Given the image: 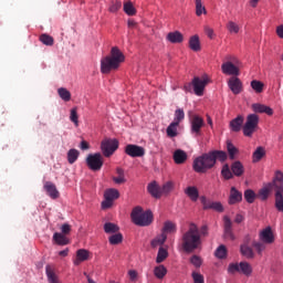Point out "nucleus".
Listing matches in <instances>:
<instances>
[{
  "label": "nucleus",
  "mask_w": 283,
  "mask_h": 283,
  "mask_svg": "<svg viewBox=\"0 0 283 283\" xmlns=\"http://www.w3.org/2000/svg\"><path fill=\"white\" fill-rule=\"evenodd\" d=\"M260 125V116L256 114H250L247 116L244 123V116L239 115L234 119L230 122V129L231 132H240L243 130V135L248 138H251L255 132H258V126Z\"/></svg>",
  "instance_id": "1"
},
{
  "label": "nucleus",
  "mask_w": 283,
  "mask_h": 283,
  "mask_svg": "<svg viewBox=\"0 0 283 283\" xmlns=\"http://www.w3.org/2000/svg\"><path fill=\"white\" fill-rule=\"evenodd\" d=\"M181 247L186 253H193L202 247V238L196 223H190L189 229L182 234Z\"/></svg>",
  "instance_id": "2"
},
{
  "label": "nucleus",
  "mask_w": 283,
  "mask_h": 283,
  "mask_svg": "<svg viewBox=\"0 0 283 283\" xmlns=\"http://www.w3.org/2000/svg\"><path fill=\"white\" fill-rule=\"evenodd\" d=\"M120 63H125V54L120 52L118 46H113L111 54L101 60L102 74H109V72L118 70L120 67Z\"/></svg>",
  "instance_id": "3"
},
{
  "label": "nucleus",
  "mask_w": 283,
  "mask_h": 283,
  "mask_svg": "<svg viewBox=\"0 0 283 283\" xmlns=\"http://www.w3.org/2000/svg\"><path fill=\"white\" fill-rule=\"evenodd\" d=\"M130 218L137 227H149V224L154 222V213L151 210L143 211L140 206L133 209Z\"/></svg>",
  "instance_id": "4"
},
{
  "label": "nucleus",
  "mask_w": 283,
  "mask_h": 283,
  "mask_svg": "<svg viewBox=\"0 0 283 283\" xmlns=\"http://www.w3.org/2000/svg\"><path fill=\"white\" fill-rule=\"evenodd\" d=\"M213 167H216V160L211 156V153L202 154L195 158L192 163V169L196 174H207V171L213 169Z\"/></svg>",
  "instance_id": "5"
},
{
  "label": "nucleus",
  "mask_w": 283,
  "mask_h": 283,
  "mask_svg": "<svg viewBox=\"0 0 283 283\" xmlns=\"http://www.w3.org/2000/svg\"><path fill=\"white\" fill-rule=\"evenodd\" d=\"M117 149L118 139L116 138H105L101 143V151L105 158H111V156H114Z\"/></svg>",
  "instance_id": "6"
},
{
  "label": "nucleus",
  "mask_w": 283,
  "mask_h": 283,
  "mask_svg": "<svg viewBox=\"0 0 283 283\" xmlns=\"http://www.w3.org/2000/svg\"><path fill=\"white\" fill-rule=\"evenodd\" d=\"M228 273H231L232 275L234 273H242L247 277L253 273V268L251 266V263L247 261H242L240 263H230L228 266Z\"/></svg>",
  "instance_id": "7"
},
{
  "label": "nucleus",
  "mask_w": 283,
  "mask_h": 283,
  "mask_svg": "<svg viewBox=\"0 0 283 283\" xmlns=\"http://www.w3.org/2000/svg\"><path fill=\"white\" fill-rule=\"evenodd\" d=\"M120 198V192L116 188L106 189L104 192V201H102V209H111L114 200Z\"/></svg>",
  "instance_id": "8"
},
{
  "label": "nucleus",
  "mask_w": 283,
  "mask_h": 283,
  "mask_svg": "<svg viewBox=\"0 0 283 283\" xmlns=\"http://www.w3.org/2000/svg\"><path fill=\"white\" fill-rule=\"evenodd\" d=\"M103 163V155L101 153L90 154L86 158V165L92 171H101Z\"/></svg>",
  "instance_id": "9"
},
{
  "label": "nucleus",
  "mask_w": 283,
  "mask_h": 283,
  "mask_svg": "<svg viewBox=\"0 0 283 283\" xmlns=\"http://www.w3.org/2000/svg\"><path fill=\"white\" fill-rule=\"evenodd\" d=\"M209 84V76L203 75L202 77H193L192 87L196 96H202L205 94V88Z\"/></svg>",
  "instance_id": "10"
},
{
  "label": "nucleus",
  "mask_w": 283,
  "mask_h": 283,
  "mask_svg": "<svg viewBox=\"0 0 283 283\" xmlns=\"http://www.w3.org/2000/svg\"><path fill=\"white\" fill-rule=\"evenodd\" d=\"M203 125L205 119L199 115H192L190 117V132L195 134V136H200Z\"/></svg>",
  "instance_id": "11"
},
{
  "label": "nucleus",
  "mask_w": 283,
  "mask_h": 283,
  "mask_svg": "<svg viewBox=\"0 0 283 283\" xmlns=\"http://www.w3.org/2000/svg\"><path fill=\"white\" fill-rule=\"evenodd\" d=\"M125 154L130 156V158H143V156H145V148L138 145L128 144L125 147Z\"/></svg>",
  "instance_id": "12"
},
{
  "label": "nucleus",
  "mask_w": 283,
  "mask_h": 283,
  "mask_svg": "<svg viewBox=\"0 0 283 283\" xmlns=\"http://www.w3.org/2000/svg\"><path fill=\"white\" fill-rule=\"evenodd\" d=\"M200 201L205 210L212 209V211H218V213H222V211H224V207L220 201L208 200L205 196L200 198Z\"/></svg>",
  "instance_id": "13"
},
{
  "label": "nucleus",
  "mask_w": 283,
  "mask_h": 283,
  "mask_svg": "<svg viewBox=\"0 0 283 283\" xmlns=\"http://www.w3.org/2000/svg\"><path fill=\"white\" fill-rule=\"evenodd\" d=\"M221 71L226 76H240V69L231 61L223 62Z\"/></svg>",
  "instance_id": "14"
},
{
  "label": "nucleus",
  "mask_w": 283,
  "mask_h": 283,
  "mask_svg": "<svg viewBox=\"0 0 283 283\" xmlns=\"http://www.w3.org/2000/svg\"><path fill=\"white\" fill-rule=\"evenodd\" d=\"M251 238L247 237L244 239L243 244L240 245V253L243 255V258H247L248 260H253L255 258V252L253 251V248L249 245Z\"/></svg>",
  "instance_id": "15"
},
{
  "label": "nucleus",
  "mask_w": 283,
  "mask_h": 283,
  "mask_svg": "<svg viewBox=\"0 0 283 283\" xmlns=\"http://www.w3.org/2000/svg\"><path fill=\"white\" fill-rule=\"evenodd\" d=\"M228 87L234 95L242 94L243 85L242 81L238 76H232L229 78Z\"/></svg>",
  "instance_id": "16"
},
{
  "label": "nucleus",
  "mask_w": 283,
  "mask_h": 283,
  "mask_svg": "<svg viewBox=\"0 0 283 283\" xmlns=\"http://www.w3.org/2000/svg\"><path fill=\"white\" fill-rule=\"evenodd\" d=\"M259 239L264 244H273V242H275V235L273 234V229L271 227H266L265 229H263L259 234Z\"/></svg>",
  "instance_id": "17"
},
{
  "label": "nucleus",
  "mask_w": 283,
  "mask_h": 283,
  "mask_svg": "<svg viewBox=\"0 0 283 283\" xmlns=\"http://www.w3.org/2000/svg\"><path fill=\"white\" fill-rule=\"evenodd\" d=\"M270 185H272V189L274 188L275 193H281L283 196V172L277 170Z\"/></svg>",
  "instance_id": "18"
},
{
  "label": "nucleus",
  "mask_w": 283,
  "mask_h": 283,
  "mask_svg": "<svg viewBox=\"0 0 283 283\" xmlns=\"http://www.w3.org/2000/svg\"><path fill=\"white\" fill-rule=\"evenodd\" d=\"M147 191L153 198H156V200L163 198V190L160 189V186L156 181H151L150 184H148Z\"/></svg>",
  "instance_id": "19"
},
{
  "label": "nucleus",
  "mask_w": 283,
  "mask_h": 283,
  "mask_svg": "<svg viewBox=\"0 0 283 283\" xmlns=\"http://www.w3.org/2000/svg\"><path fill=\"white\" fill-rule=\"evenodd\" d=\"M224 238L227 240H235V234H233V223L231 222V219L229 217H224Z\"/></svg>",
  "instance_id": "20"
},
{
  "label": "nucleus",
  "mask_w": 283,
  "mask_h": 283,
  "mask_svg": "<svg viewBox=\"0 0 283 283\" xmlns=\"http://www.w3.org/2000/svg\"><path fill=\"white\" fill-rule=\"evenodd\" d=\"M45 273L49 283H61L59 281V275H56V269L54 268V265L48 264L45 266Z\"/></svg>",
  "instance_id": "21"
},
{
  "label": "nucleus",
  "mask_w": 283,
  "mask_h": 283,
  "mask_svg": "<svg viewBox=\"0 0 283 283\" xmlns=\"http://www.w3.org/2000/svg\"><path fill=\"white\" fill-rule=\"evenodd\" d=\"M271 191H273V184L270 182L259 190L256 198H259V200H262L264 202L265 200H269V196H271Z\"/></svg>",
  "instance_id": "22"
},
{
  "label": "nucleus",
  "mask_w": 283,
  "mask_h": 283,
  "mask_svg": "<svg viewBox=\"0 0 283 283\" xmlns=\"http://www.w3.org/2000/svg\"><path fill=\"white\" fill-rule=\"evenodd\" d=\"M228 202L229 205H238L239 202H242V192L235 189V187H232L230 189V196H229Z\"/></svg>",
  "instance_id": "23"
},
{
  "label": "nucleus",
  "mask_w": 283,
  "mask_h": 283,
  "mask_svg": "<svg viewBox=\"0 0 283 283\" xmlns=\"http://www.w3.org/2000/svg\"><path fill=\"white\" fill-rule=\"evenodd\" d=\"M252 109L255 114H268V116H273V108L264 104H253Z\"/></svg>",
  "instance_id": "24"
},
{
  "label": "nucleus",
  "mask_w": 283,
  "mask_h": 283,
  "mask_svg": "<svg viewBox=\"0 0 283 283\" xmlns=\"http://www.w3.org/2000/svg\"><path fill=\"white\" fill-rule=\"evenodd\" d=\"M44 189L48 196H50V198H52L53 200H56V198H59V190L56 189V186L52 184V181H46L44 184Z\"/></svg>",
  "instance_id": "25"
},
{
  "label": "nucleus",
  "mask_w": 283,
  "mask_h": 283,
  "mask_svg": "<svg viewBox=\"0 0 283 283\" xmlns=\"http://www.w3.org/2000/svg\"><path fill=\"white\" fill-rule=\"evenodd\" d=\"M184 192L192 202H198V198H200V192L198 191V188H196V186L187 187Z\"/></svg>",
  "instance_id": "26"
},
{
  "label": "nucleus",
  "mask_w": 283,
  "mask_h": 283,
  "mask_svg": "<svg viewBox=\"0 0 283 283\" xmlns=\"http://www.w3.org/2000/svg\"><path fill=\"white\" fill-rule=\"evenodd\" d=\"M86 260H90V251L85 249H80L76 252V259L74 260L75 266H78L81 262H86Z\"/></svg>",
  "instance_id": "27"
},
{
  "label": "nucleus",
  "mask_w": 283,
  "mask_h": 283,
  "mask_svg": "<svg viewBox=\"0 0 283 283\" xmlns=\"http://www.w3.org/2000/svg\"><path fill=\"white\" fill-rule=\"evenodd\" d=\"M166 39L169 43H182V41H185V36L180 31L169 32Z\"/></svg>",
  "instance_id": "28"
},
{
  "label": "nucleus",
  "mask_w": 283,
  "mask_h": 283,
  "mask_svg": "<svg viewBox=\"0 0 283 283\" xmlns=\"http://www.w3.org/2000/svg\"><path fill=\"white\" fill-rule=\"evenodd\" d=\"M174 161L176 165H185V163H187V153L182 149L175 150Z\"/></svg>",
  "instance_id": "29"
},
{
  "label": "nucleus",
  "mask_w": 283,
  "mask_h": 283,
  "mask_svg": "<svg viewBox=\"0 0 283 283\" xmlns=\"http://www.w3.org/2000/svg\"><path fill=\"white\" fill-rule=\"evenodd\" d=\"M231 171L233 176H237V178H240L244 175V165H242L240 161H234L231 165Z\"/></svg>",
  "instance_id": "30"
},
{
  "label": "nucleus",
  "mask_w": 283,
  "mask_h": 283,
  "mask_svg": "<svg viewBox=\"0 0 283 283\" xmlns=\"http://www.w3.org/2000/svg\"><path fill=\"white\" fill-rule=\"evenodd\" d=\"M189 48L192 50V52H200L201 46H200V36L198 35H192L189 39Z\"/></svg>",
  "instance_id": "31"
},
{
  "label": "nucleus",
  "mask_w": 283,
  "mask_h": 283,
  "mask_svg": "<svg viewBox=\"0 0 283 283\" xmlns=\"http://www.w3.org/2000/svg\"><path fill=\"white\" fill-rule=\"evenodd\" d=\"M53 240L60 247H65V245L70 244V239H67L64 234L59 233V232H55L53 234Z\"/></svg>",
  "instance_id": "32"
},
{
  "label": "nucleus",
  "mask_w": 283,
  "mask_h": 283,
  "mask_svg": "<svg viewBox=\"0 0 283 283\" xmlns=\"http://www.w3.org/2000/svg\"><path fill=\"white\" fill-rule=\"evenodd\" d=\"M117 177H113V182L115 185H125L127 182V179H125V170L123 168L116 169Z\"/></svg>",
  "instance_id": "33"
},
{
  "label": "nucleus",
  "mask_w": 283,
  "mask_h": 283,
  "mask_svg": "<svg viewBox=\"0 0 283 283\" xmlns=\"http://www.w3.org/2000/svg\"><path fill=\"white\" fill-rule=\"evenodd\" d=\"M120 231V228L116 223L106 222L104 224V232L108 235H113L114 233H118Z\"/></svg>",
  "instance_id": "34"
},
{
  "label": "nucleus",
  "mask_w": 283,
  "mask_h": 283,
  "mask_svg": "<svg viewBox=\"0 0 283 283\" xmlns=\"http://www.w3.org/2000/svg\"><path fill=\"white\" fill-rule=\"evenodd\" d=\"M266 156V150L264 147L259 146L255 151L252 155V161L253 163H260V160Z\"/></svg>",
  "instance_id": "35"
},
{
  "label": "nucleus",
  "mask_w": 283,
  "mask_h": 283,
  "mask_svg": "<svg viewBox=\"0 0 283 283\" xmlns=\"http://www.w3.org/2000/svg\"><path fill=\"white\" fill-rule=\"evenodd\" d=\"M178 123L172 122L169 124V126L166 129V134L169 138H176V136H178Z\"/></svg>",
  "instance_id": "36"
},
{
  "label": "nucleus",
  "mask_w": 283,
  "mask_h": 283,
  "mask_svg": "<svg viewBox=\"0 0 283 283\" xmlns=\"http://www.w3.org/2000/svg\"><path fill=\"white\" fill-rule=\"evenodd\" d=\"M210 153V156L213 157V160H214V165L218 160H220L221 163H224V160H227V153L226 151H222V150H212V151H209Z\"/></svg>",
  "instance_id": "37"
},
{
  "label": "nucleus",
  "mask_w": 283,
  "mask_h": 283,
  "mask_svg": "<svg viewBox=\"0 0 283 283\" xmlns=\"http://www.w3.org/2000/svg\"><path fill=\"white\" fill-rule=\"evenodd\" d=\"M154 275L157 277V280L165 279V275H167V268H165V265L155 266Z\"/></svg>",
  "instance_id": "38"
},
{
  "label": "nucleus",
  "mask_w": 283,
  "mask_h": 283,
  "mask_svg": "<svg viewBox=\"0 0 283 283\" xmlns=\"http://www.w3.org/2000/svg\"><path fill=\"white\" fill-rule=\"evenodd\" d=\"M124 12L128 17L136 15V8L134 7V3H132V1L128 0V1L124 2Z\"/></svg>",
  "instance_id": "39"
},
{
  "label": "nucleus",
  "mask_w": 283,
  "mask_h": 283,
  "mask_svg": "<svg viewBox=\"0 0 283 283\" xmlns=\"http://www.w3.org/2000/svg\"><path fill=\"white\" fill-rule=\"evenodd\" d=\"M57 94L60 98H62V101H64L65 103H69V101H72V93H70L65 87H60L57 90Z\"/></svg>",
  "instance_id": "40"
},
{
  "label": "nucleus",
  "mask_w": 283,
  "mask_h": 283,
  "mask_svg": "<svg viewBox=\"0 0 283 283\" xmlns=\"http://www.w3.org/2000/svg\"><path fill=\"white\" fill-rule=\"evenodd\" d=\"M221 176L224 178V180H231L233 178V171L229 167V164L223 165L221 169Z\"/></svg>",
  "instance_id": "41"
},
{
  "label": "nucleus",
  "mask_w": 283,
  "mask_h": 283,
  "mask_svg": "<svg viewBox=\"0 0 283 283\" xmlns=\"http://www.w3.org/2000/svg\"><path fill=\"white\" fill-rule=\"evenodd\" d=\"M81 155V153H78V150H76L75 148H72L67 151V160L70 165H74V163L76 160H78V156Z\"/></svg>",
  "instance_id": "42"
},
{
  "label": "nucleus",
  "mask_w": 283,
  "mask_h": 283,
  "mask_svg": "<svg viewBox=\"0 0 283 283\" xmlns=\"http://www.w3.org/2000/svg\"><path fill=\"white\" fill-rule=\"evenodd\" d=\"M169 258V252L167 249L160 247L157 253L156 262L157 264H161V262L166 259Z\"/></svg>",
  "instance_id": "43"
},
{
  "label": "nucleus",
  "mask_w": 283,
  "mask_h": 283,
  "mask_svg": "<svg viewBox=\"0 0 283 283\" xmlns=\"http://www.w3.org/2000/svg\"><path fill=\"white\" fill-rule=\"evenodd\" d=\"M196 6V14L197 17H202V14H207V8L202 4V0H195Z\"/></svg>",
  "instance_id": "44"
},
{
  "label": "nucleus",
  "mask_w": 283,
  "mask_h": 283,
  "mask_svg": "<svg viewBox=\"0 0 283 283\" xmlns=\"http://www.w3.org/2000/svg\"><path fill=\"white\" fill-rule=\"evenodd\" d=\"M167 235V233H176V223L171 221H166L164 223L163 232Z\"/></svg>",
  "instance_id": "45"
},
{
  "label": "nucleus",
  "mask_w": 283,
  "mask_h": 283,
  "mask_svg": "<svg viewBox=\"0 0 283 283\" xmlns=\"http://www.w3.org/2000/svg\"><path fill=\"white\" fill-rule=\"evenodd\" d=\"M214 255L219 260L227 259V247L224 244L219 245L214 252Z\"/></svg>",
  "instance_id": "46"
},
{
  "label": "nucleus",
  "mask_w": 283,
  "mask_h": 283,
  "mask_svg": "<svg viewBox=\"0 0 283 283\" xmlns=\"http://www.w3.org/2000/svg\"><path fill=\"white\" fill-rule=\"evenodd\" d=\"M243 196L249 205H253V202H255V198H258V195H255V191L252 189L245 190Z\"/></svg>",
  "instance_id": "47"
},
{
  "label": "nucleus",
  "mask_w": 283,
  "mask_h": 283,
  "mask_svg": "<svg viewBox=\"0 0 283 283\" xmlns=\"http://www.w3.org/2000/svg\"><path fill=\"white\" fill-rule=\"evenodd\" d=\"M108 242L113 245L120 244L123 242V233L115 232L108 238Z\"/></svg>",
  "instance_id": "48"
},
{
  "label": "nucleus",
  "mask_w": 283,
  "mask_h": 283,
  "mask_svg": "<svg viewBox=\"0 0 283 283\" xmlns=\"http://www.w3.org/2000/svg\"><path fill=\"white\" fill-rule=\"evenodd\" d=\"M251 87L255 91L256 94H262V92H264V83L258 80H253L251 82Z\"/></svg>",
  "instance_id": "49"
},
{
  "label": "nucleus",
  "mask_w": 283,
  "mask_h": 283,
  "mask_svg": "<svg viewBox=\"0 0 283 283\" xmlns=\"http://www.w3.org/2000/svg\"><path fill=\"white\" fill-rule=\"evenodd\" d=\"M227 149L230 160H235V154H238V148L233 146L231 142H227Z\"/></svg>",
  "instance_id": "50"
},
{
  "label": "nucleus",
  "mask_w": 283,
  "mask_h": 283,
  "mask_svg": "<svg viewBox=\"0 0 283 283\" xmlns=\"http://www.w3.org/2000/svg\"><path fill=\"white\" fill-rule=\"evenodd\" d=\"M252 247L256 251L258 255H262V252L266 249V243H263L262 241H253Z\"/></svg>",
  "instance_id": "51"
},
{
  "label": "nucleus",
  "mask_w": 283,
  "mask_h": 283,
  "mask_svg": "<svg viewBox=\"0 0 283 283\" xmlns=\"http://www.w3.org/2000/svg\"><path fill=\"white\" fill-rule=\"evenodd\" d=\"M182 120H185V111L182 108H178L175 111L174 123H177V125H180Z\"/></svg>",
  "instance_id": "52"
},
{
  "label": "nucleus",
  "mask_w": 283,
  "mask_h": 283,
  "mask_svg": "<svg viewBox=\"0 0 283 283\" xmlns=\"http://www.w3.org/2000/svg\"><path fill=\"white\" fill-rule=\"evenodd\" d=\"M227 29L231 34H238V32H240V27L233 21L228 22Z\"/></svg>",
  "instance_id": "53"
},
{
  "label": "nucleus",
  "mask_w": 283,
  "mask_h": 283,
  "mask_svg": "<svg viewBox=\"0 0 283 283\" xmlns=\"http://www.w3.org/2000/svg\"><path fill=\"white\" fill-rule=\"evenodd\" d=\"M40 41L44 45H54V38L48 35L45 33L40 36Z\"/></svg>",
  "instance_id": "54"
},
{
  "label": "nucleus",
  "mask_w": 283,
  "mask_h": 283,
  "mask_svg": "<svg viewBox=\"0 0 283 283\" xmlns=\"http://www.w3.org/2000/svg\"><path fill=\"white\" fill-rule=\"evenodd\" d=\"M70 120L74 123L75 127H78V113L76 108L71 109Z\"/></svg>",
  "instance_id": "55"
},
{
  "label": "nucleus",
  "mask_w": 283,
  "mask_h": 283,
  "mask_svg": "<svg viewBox=\"0 0 283 283\" xmlns=\"http://www.w3.org/2000/svg\"><path fill=\"white\" fill-rule=\"evenodd\" d=\"M120 8H123V2H120V0H116L113 1L111 7H109V12H117L118 10H120Z\"/></svg>",
  "instance_id": "56"
},
{
  "label": "nucleus",
  "mask_w": 283,
  "mask_h": 283,
  "mask_svg": "<svg viewBox=\"0 0 283 283\" xmlns=\"http://www.w3.org/2000/svg\"><path fill=\"white\" fill-rule=\"evenodd\" d=\"M172 190H174V182L167 181L166 184L163 185L161 195L170 193Z\"/></svg>",
  "instance_id": "57"
},
{
  "label": "nucleus",
  "mask_w": 283,
  "mask_h": 283,
  "mask_svg": "<svg viewBox=\"0 0 283 283\" xmlns=\"http://www.w3.org/2000/svg\"><path fill=\"white\" fill-rule=\"evenodd\" d=\"M190 262L193 264V266H196L197 269H200V266H202V259H200V256L198 255H192L190 258Z\"/></svg>",
  "instance_id": "58"
},
{
  "label": "nucleus",
  "mask_w": 283,
  "mask_h": 283,
  "mask_svg": "<svg viewBox=\"0 0 283 283\" xmlns=\"http://www.w3.org/2000/svg\"><path fill=\"white\" fill-rule=\"evenodd\" d=\"M192 280L195 283H205V276L198 272H192Z\"/></svg>",
  "instance_id": "59"
},
{
  "label": "nucleus",
  "mask_w": 283,
  "mask_h": 283,
  "mask_svg": "<svg viewBox=\"0 0 283 283\" xmlns=\"http://www.w3.org/2000/svg\"><path fill=\"white\" fill-rule=\"evenodd\" d=\"M62 233H64V235H67V233H70V231H72V227H70V224L64 223L61 228Z\"/></svg>",
  "instance_id": "60"
},
{
  "label": "nucleus",
  "mask_w": 283,
  "mask_h": 283,
  "mask_svg": "<svg viewBox=\"0 0 283 283\" xmlns=\"http://www.w3.org/2000/svg\"><path fill=\"white\" fill-rule=\"evenodd\" d=\"M199 233H200V237L201 235H203V237L209 235V227L202 226Z\"/></svg>",
  "instance_id": "61"
},
{
  "label": "nucleus",
  "mask_w": 283,
  "mask_h": 283,
  "mask_svg": "<svg viewBox=\"0 0 283 283\" xmlns=\"http://www.w3.org/2000/svg\"><path fill=\"white\" fill-rule=\"evenodd\" d=\"M205 32H206L207 36H209L210 39H213V36H214L213 29H211L209 27H205Z\"/></svg>",
  "instance_id": "62"
},
{
  "label": "nucleus",
  "mask_w": 283,
  "mask_h": 283,
  "mask_svg": "<svg viewBox=\"0 0 283 283\" xmlns=\"http://www.w3.org/2000/svg\"><path fill=\"white\" fill-rule=\"evenodd\" d=\"M128 275H129V279L132 280V282H134L136 280V277H138V272H136L135 270H130V271H128Z\"/></svg>",
  "instance_id": "63"
},
{
  "label": "nucleus",
  "mask_w": 283,
  "mask_h": 283,
  "mask_svg": "<svg viewBox=\"0 0 283 283\" xmlns=\"http://www.w3.org/2000/svg\"><path fill=\"white\" fill-rule=\"evenodd\" d=\"M276 35L279 39H283V24L276 27Z\"/></svg>",
  "instance_id": "64"
}]
</instances>
